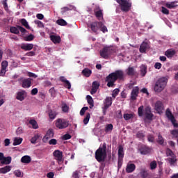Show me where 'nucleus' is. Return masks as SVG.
<instances>
[{
	"mask_svg": "<svg viewBox=\"0 0 178 178\" xmlns=\"http://www.w3.org/2000/svg\"><path fill=\"white\" fill-rule=\"evenodd\" d=\"M119 79L122 81L124 79V72L122 70H116L115 72H113L108 74L106 79L105 81L107 83V86L108 88L115 87V82Z\"/></svg>",
	"mask_w": 178,
	"mask_h": 178,
	"instance_id": "1",
	"label": "nucleus"
},
{
	"mask_svg": "<svg viewBox=\"0 0 178 178\" xmlns=\"http://www.w3.org/2000/svg\"><path fill=\"white\" fill-rule=\"evenodd\" d=\"M107 144L104 143L95 152V158L99 163L104 162L107 158Z\"/></svg>",
	"mask_w": 178,
	"mask_h": 178,
	"instance_id": "2",
	"label": "nucleus"
},
{
	"mask_svg": "<svg viewBox=\"0 0 178 178\" xmlns=\"http://www.w3.org/2000/svg\"><path fill=\"white\" fill-rule=\"evenodd\" d=\"M168 79L166 77H162L159 79L155 83L154 91L156 92H162L165 89L168 83Z\"/></svg>",
	"mask_w": 178,
	"mask_h": 178,
	"instance_id": "3",
	"label": "nucleus"
},
{
	"mask_svg": "<svg viewBox=\"0 0 178 178\" xmlns=\"http://www.w3.org/2000/svg\"><path fill=\"white\" fill-rule=\"evenodd\" d=\"M116 2L119 3L122 12L128 13L131 10L132 4L130 0H116Z\"/></svg>",
	"mask_w": 178,
	"mask_h": 178,
	"instance_id": "4",
	"label": "nucleus"
},
{
	"mask_svg": "<svg viewBox=\"0 0 178 178\" xmlns=\"http://www.w3.org/2000/svg\"><path fill=\"white\" fill-rule=\"evenodd\" d=\"M69 127V122L65 119L58 118L56 120V127L60 130L65 129Z\"/></svg>",
	"mask_w": 178,
	"mask_h": 178,
	"instance_id": "5",
	"label": "nucleus"
},
{
	"mask_svg": "<svg viewBox=\"0 0 178 178\" xmlns=\"http://www.w3.org/2000/svg\"><path fill=\"white\" fill-rule=\"evenodd\" d=\"M111 54H112V49L110 47H105L100 51V56L104 59H108Z\"/></svg>",
	"mask_w": 178,
	"mask_h": 178,
	"instance_id": "6",
	"label": "nucleus"
},
{
	"mask_svg": "<svg viewBox=\"0 0 178 178\" xmlns=\"http://www.w3.org/2000/svg\"><path fill=\"white\" fill-rule=\"evenodd\" d=\"M165 116L170 121H171L174 127H178V123H176V120L170 108H167V110H165Z\"/></svg>",
	"mask_w": 178,
	"mask_h": 178,
	"instance_id": "7",
	"label": "nucleus"
},
{
	"mask_svg": "<svg viewBox=\"0 0 178 178\" xmlns=\"http://www.w3.org/2000/svg\"><path fill=\"white\" fill-rule=\"evenodd\" d=\"M102 25V22H92L88 25V27L91 29V31L97 33L99 30V26Z\"/></svg>",
	"mask_w": 178,
	"mask_h": 178,
	"instance_id": "8",
	"label": "nucleus"
},
{
	"mask_svg": "<svg viewBox=\"0 0 178 178\" xmlns=\"http://www.w3.org/2000/svg\"><path fill=\"white\" fill-rule=\"evenodd\" d=\"M54 156L55 157L56 161L58 162V163H60L63 161V152L59 149H56L54 152Z\"/></svg>",
	"mask_w": 178,
	"mask_h": 178,
	"instance_id": "9",
	"label": "nucleus"
},
{
	"mask_svg": "<svg viewBox=\"0 0 178 178\" xmlns=\"http://www.w3.org/2000/svg\"><path fill=\"white\" fill-rule=\"evenodd\" d=\"M154 109L159 115L163 113V111L164 110V106L163 102L161 101H157L155 103Z\"/></svg>",
	"mask_w": 178,
	"mask_h": 178,
	"instance_id": "10",
	"label": "nucleus"
},
{
	"mask_svg": "<svg viewBox=\"0 0 178 178\" xmlns=\"http://www.w3.org/2000/svg\"><path fill=\"white\" fill-rule=\"evenodd\" d=\"M144 113L145 115V118L148 120H152L154 115L152 113V108L150 106H147L145 108Z\"/></svg>",
	"mask_w": 178,
	"mask_h": 178,
	"instance_id": "11",
	"label": "nucleus"
},
{
	"mask_svg": "<svg viewBox=\"0 0 178 178\" xmlns=\"http://www.w3.org/2000/svg\"><path fill=\"white\" fill-rule=\"evenodd\" d=\"M138 151L140 152L142 155H147L149 154L151 150L149 147L143 145L139 147Z\"/></svg>",
	"mask_w": 178,
	"mask_h": 178,
	"instance_id": "12",
	"label": "nucleus"
},
{
	"mask_svg": "<svg viewBox=\"0 0 178 178\" xmlns=\"http://www.w3.org/2000/svg\"><path fill=\"white\" fill-rule=\"evenodd\" d=\"M8 61L5 60L4 61H2L1 63V69L0 72V76H3L5 74H6V68H8Z\"/></svg>",
	"mask_w": 178,
	"mask_h": 178,
	"instance_id": "13",
	"label": "nucleus"
},
{
	"mask_svg": "<svg viewBox=\"0 0 178 178\" xmlns=\"http://www.w3.org/2000/svg\"><path fill=\"white\" fill-rule=\"evenodd\" d=\"M20 48L25 51H31L33 49V44L32 43H22Z\"/></svg>",
	"mask_w": 178,
	"mask_h": 178,
	"instance_id": "14",
	"label": "nucleus"
},
{
	"mask_svg": "<svg viewBox=\"0 0 178 178\" xmlns=\"http://www.w3.org/2000/svg\"><path fill=\"white\" fill-rule=\"evenodd\" d=\"M47 113L51 121L54 120L56 118L57 115H58V113L56 110L52 109H49Z\"/></svg>",
	"mask_w": 178,
	"mask_h": 178,
	"instance_id": "15",
	"label": "nucleus"
},
{
	"mask_svg": "<svg viewBox=\"0 0 178 178\" xmlns=\"http://www.w3.org/2000/svg\"><path fill=\"white\" fill-rule=\"evenodd\" d=\"M99 86H100V83L98 81L92 82V89L90 90V94L91 95L95 94L97 92Z\"/></svg>",
	"mask_w": 178,
	"mask_h": 178,
	"instance_id": "16",
	"label": "nucleus"
},
{
	"mask_svg": "<svg viewBox=\"0 0 178 178\" xmlns=\"http://www.w3.org/2000/svg\"><path fill=\"white\" fill-rule=\"evenodd\" d=\"M139 94V88L138 86L133 88L131 93V99L136 100Z\"/></svg>",
	"mask_w": 178,
	"mask_h": 178,
	"instance_id": "17",
	"label": "nucleus"
},
{
	"mask_svg": "<svg viewBox=\"0 0 178 178\" xmlns=\"http://www.w3.org/2000/svg\"><path fill=\"white\" fill-rule=\"evenodd\" d=\"M112 97H107L104 101V106L105 109H108L110 106H112Z\"/></svg>",
	"mask_w": 178,
	"mask_h": 178,
	"instance_id": "18",
	"label": "nucleus"
},
{
	"mask_svg": "<svg viewBox=\"0 0 178 178\" xmlns=\"http://www.w3.org/2000/svg\"><path fill=\"white\" fill-rule=\"evenodd\" d=\"M94 14L96 18L99 20H103L104 19V14L102 10L99 9L98 10H95Z\"/></svg>",
	"mask_w": 178,
	"mask_h": 178,
	"instance_id": "19",
	"label": "nucleus"
},
{
	"mask_svg": "<svg viewBox=\"0 0 178 178\" xmlns=\"http://www.w3.org/2000/svg\"><path fill=\"white\" fill-rule=\"evenodd\" d=\"M26 95V92L24 90H22L17 93L16 99L19 101H23Z\"/></svg>",
	"mask_w": 178,
	"mask_h": 178,
	"instance_id": "20",
	"label": "nucleus"
},
{
	"mask_svg": "<svg viewBox=\"0 0 178 178\" xmlns=\"http://www.w3.org/2000/svg\"><path fill=\"white\" fill-rule=\"evenodd\" d=\"M124 155V147L122 145H120L118 147L119 163H120V161H122Z\"/></svg>",
	"mask_w": 178,
	"mask_h": 178,
	"instance_id": "21",
	"label": "nucleus"
},
{
	"mask_svg": "<svg viewBox=\"0 0 178 178\" xmlns=\"http://www.w3.org/2000/svg\"><path fill=\"white\" fill-rule=\"evenodd\" d=\"M149 48V44L147 42H143L140 47V52L142 54L145 53L146 50Z\"/></svg>",
	"mask_w": 178,
	"mask_h": 178,
	"instance_id": "22",
	"label": "nucleus"
},
{
	"mask_svg": "<svg viewBox=\"0 0 178 178\" xmlns=\"http://www.w3.org/2000/svg\"><path fill=\"white\" fill-rule=\"evenodd\" d=\"M51 40L54 43V44H59L61 42V38L60 36L55 35H51L50 36Z\"/></svg>",
	"mask_w": 178,
	"mask_h": 178,
	"instance_id": "23",
	"label": "nucleus"
},
{
	"mask_svg": "<svg viewBox=\"0 0 178 178\" xmlns=\"http://www.w3.org/2000/svg\"><path fill=\"white\" fill-rule=\"evenodd\" d=\"M31 86V81L30 79H25L22 81V87L24 88H29Z\"/></svg>",
	"mask_w": 178,
	"mask_h": 178,
	"instance_id": "24",
	"label": "nucleus"
},
{
	"mask_svg": "<svg viewBox=\"0 0 178 178\" xmlns=\"http://www.w3.org/2000/svg\"><path fill=\"white\" fill-rule=\"evenodd\" d=\"M136 170L135 164H127L126 167V172L127 173H132Z\"/></svg>",
	"mask_w": 178,
	"mask_h": 178,
	"instance_id": "25",
	"label": "nucleus"
},
{
	"mask_svg": "<svg viewBox=\"0 0 178 178\" xmlns=\"http://www.w3.org/2000/svg\"><path fill=\"white\" fill-rule=\"evenodd\" d=\"M31 161V156L29 155H24L21 158V162L22 163H30Z\"/></svg>",
	"mask_w": 178,
	"mask_h": 178,
	"instance_id": "26",
	"label": "nucleus"
},
{
	"mask_svg": "<svg viewBox=\"0 0 178 178\" xmlns=\"http://www.w3.org/2000/svg\"><path fill=\"white\" fill-rule=\"evenodd\" d=\"M12 170V167L10 165H6V167H2L0 168V173L1 174H6Z\"/></svg>",
	"mask_w": 178,
	"mask_h": 178,
	"instance_id": "27",
	"label": "nucleus"
},
{
	"mask_svg": "<svg viewBox=\"0 0 178 178\" xmlns=\"http://www.w3.org/2000/svg\"><path fill=\"white\" fill-rule=\"evenodd\" d=\"M176 54V51L174 49H167L165 51V55L167 58H172Z\"/></svg>",
	"mask_w": 178,
	"mask_h": 178,
	"instance_id": "28",
	"label": "nucleus"
},
{
	"mask_svg": "<svg viewBox=\"0 0 178 178\" xmlns=\"http://www.w3.org/2000/svg\"><path fill=\"white\" fill-rule=\"evenodd\" d=\"M87 102L88 104L90 105L89 108L90 109H92L94 108V100L92 97L90 95H87L86 96Z\"/></svg>",
	"mask_w": 178,
	"mask_h": 178,
	"instance_id": "29",
	"label": "nucleus"
},
{
	"mask_svg": "<svg viewBox=\"0 0 178 178\" xmlns=\"http://www.w3.org/2000/svg\"><path fill=\"white\" fill-rule=\"evenodd\" d=\"M140 175L141 178H147L149 177V173L146 168H141Z\"/></svg>",
	"mask_w": 178,
	"mask_h": 178,
	"instance_id": "30",
	"label": "nucleus"
},
{
	"mask_svg": "<svg viewBox=\"0 0 178 178\" xmlns=\"http://www.w3.org/2000/svg\"><path fill=\"white\" fill-rule=\"evenodd\" d=\"M12 162V157L11 156H7L4 157L3 161L1 162L2 165H9Z\"/></svg>",
	"mask_w": 178,
	"mask_h": 178,
	"instance_id": "31",
	"label": "nucleus"
},
{
	"mask_svg": "<svg viewBox=\"0 0 178 178\" xmlns=\"http://www.w3.org/2000/svg\"><path fill=\"white\" fill-rule=\"evenodd\" d=\"M82 74L86 77H89L92 74V70H89L88 68H86L81 72Z\"/></svg>",
	"mask_w": 178,
	"mask_h": 178,
	"instance_id": "32",
	"label": "nucleus"
},
{
	"mask_svg": "<svg viewBox=\"0 0 178 178\" xmlns=\"http://www.w3.org/2000/svg\"><path fill=\"white\" fill-rule=\"evenodd\" d=\"M22 141H23L22 138L15 137L14 138V141H13V145L14 146L19 145L22 143Z\"/></svg>",
	"mask_w": 178,
	"mask_h": 178,
	"instance_id": "33",
	"label": "nucleus"
},
{
	"mask_svg": "<svg viewBox=\"0 0 178 178\" xmlns=\"http://www.w3.org/2000/svg\"><path fill=\"white\" fill-rule=\"evenodd\" d=\"M90 120V113H86V117L84 118L83 122L84 125H87Z\"/></svg>",
	"mask_w": 178,
	"mask_h": 178,
	"instance_id": "34",
	"label": "nucleus"
},
{
	"mask_svg": "<svg viewBox=\"0 0 178 178\" xmlns=\"http://www.w3.org/2000/svg\"><path fill=\"white\" fill-rule=\"evenodd\" d=\"M99 29L103 33H106L108 32L107 26H105L102 22H101V24L99 25Z\"/></svg>",
	"mask_w": 178,
	"mask_h": 178,
	"instance_id": "35",
	"label": "nucleus"
},
{
	"mask_svg": "<svg viewBox=\"0 0 178 178\" xmlns=\"http://www.w3.org/2000/svg\"><path fill=\"white\" fill-rule=\"evenodd\" d=\"M54 133L53 129H49L45 136V138L47 140H48V139L52 138L54 137Z\"/></svg>",
	"mask_w": 178,
	"mask_h": 178,
	"instance_id": "36",
	"label": "nucleus"
},
{
	"mask_svg": "<svg viewBox=\"0 0 178 178\" xmlns=\"http://www.w3.org/2000/svg\"><path fill=\"white\" fill-rule=\"evenodd\" d=\"M113 130V124H108L106 125V127H105L106 133H109V132L111 133Z\"/></svg>",
	"mask_w": 178,
	"mask_h": 178,
	"instance_id": "37",
	"label": "nucleus"
},
{
	"mask_svg": "<svg viewBox=\"0 0 178 178\" xmlns=\"http://www.w3.org/2000/svg\"><path fill=\"white\" fill-rule=\"evenodd\" d=\"M10 31L11 33H13V34H15V35L19 34V29L17 28V27L11 26L10 28Z\"/></svg>",
	"mask_w": 178,
	"mask_h": 178,
	"instance_id": "38",
	"label": "nucleus"
},
{
	"mask_svg": "<svg viewBox=\"0 0 178 178\" xmlns=\"http://www.w3.org/2000/svg\"><path fill=\"white\" fill-rule=\"evenodd\" d=\"M147 67L144 65H141L140 67V74L143 77H144L147 74Z\"/></svg>",
	"mask_w": 178,
	"mask_h": 178,
	"instance_id": "39",
	"label": "nucleus"
},
{
	"mask_svg": "<svg viewBox=\"0 0 178 178\" xmlns=\"http://www.w3.org/2000/svg\"><path fill=\"white\" fill-rule=\"evenodd\" d=\"M168 160L170 162V165H174L177 161L176 155L168 157Z\"/></svg>",
	"mask_w": 178,
	"mask_h": 178,
	"instance_id": "40",
	"label": "nucleus"
},
{
	"mask_svg": "<svg viewBox=\"0 0 178 178\" xmlns=\"http://www.w3.org/2000/svg\"><path fill=\"white\" fill-rule=\"evenodd\" d=\"M20 22L23 26H24L26 29L30 30L31 27L29 26V24L26 19H21Z\"/></svg>",
	"mask_w": 178,
	"mask_h": 178,
	"instance_id": "41",
	"label": "nucleus"
},
{
	"mask_svg": "<svg viewBox=\"0 0 178 178\" xmlns=\"http://www.w3.org/2000/svg\"><path fill=\"white\" fill-rule=\"evenodd\" d=\"M29 124H30L31 125H32V127H33V129H38V124L36 120H31L29 121Z\"/></svg>",
	"mask_w": 178,
	"mask_h": 178,
	"instance_id": "42",
	"label": "nucleus"
},
{
	"mask_svg": "<svg viewBox=\"0 0 178 178\" xmlns=\"http://www.w3.org/2000/svg\"><path fill=\"white\" fill-rule=\"evenodd\" d=\"M56 23L57 24H58V26H65L67 24V22L63 19H58Z\"/></svg>",
	"mask_w": 178,
	"mask_h": 178,
	"instance_id": "43",
	"label": "nucleus"
},
{
	"mask_svg": "<svg viewBox=\"0 0 178 178\" xmlns=\"http://www.w3.org/2000/svg\"><path fill=\"white\" fill-rule=\"evenodd\" d=\"M127 75L129 76H134L135 74V70L134 68L133 67H129L127 69Z\"/></svg>",
	"mask_w": 178,
	"mask_h": 178,
	"instance_id": "44",
	"label": "nucleus"
},
{
	"mask_svg": "<svg viewBox=\"0 0 178 178\" xmlns=\"http://www.w3.org/2000/svg\"><path fill=\"white\" fill-rule=\"evenodd\" d=\"M40 138L39 134H35V136L31 139V143L32 144H35L36 141Z\"/></svg>",
	"mask_w": 178,
	"mask_h": 178,
	"instance_id": "45",
	"label": "nucleus"
},
{
	"mask_svg": "<svg viewBox=\"0 0 178 178\" xmlns=\"http://www.w3.org/2000/svg\"><path fill=\"white\" fill-rule=\"evenodd\" d=\"M165 154H167V156L170 157L175 156V153L170 148H167V149H165Z\"/></svg>",
	"mask_w": 178,
	"mask_h": 178,
	"instance_id": "46",
	"label": "nucleus"
},
{
	"mask_svg": "<svg viewBox=\"0 0 178 178\" xmlns=\"http://www.w3.org/2000/svg\"><path fill=\"white\" fill-rule=\"evenodd\" d=\"M136 138L143 140L145 138V134L143 132V131H139L136 134Z\"/></svg>",
	"mask_w": 178,
	"mask_h": 178,
	"instance_id": "47",
	"label": "nucleus"
},
{
	"mask_svg": "<svg viewBox=\"0 0 178 178\" xmlns=\"http://www.w3.org/2000/svg\"><path fill=\"white\" fill-rule=\"evenodd\" d=\"M158 143L161 145H163L164 142H165V139L163 138V137L161 135V134H159L158 136V140H157Z\"/></svg>",
	"mask_w": 178,
	"mask_h": 178,
	"instance_id": "48",
	"label": "nucleus"
},
{
	"mask_svg": "<svg viewBox=\"0 0 178 178\" xmlns=\"http://www.w3.org/2000/svg\"><path fill=\"white\" fill-rule=\"evenodd\" d=\"M165 6H167L168 9H173V8H176L177 5L175 4V1H172L170 3L165 4Z\"/></svg>",
	"mask_w": 178,
	"mask_h": 178,
	"instance_id": "49",
	"label": "nucleus"
},
{
	"mask_svg": "<svg viewBox=\"0 0 178 178\" xmlns=\"http://www.w3.org/2000/svg\"><path fill=\"white\" fill-rule=\"evenodd\" d=\"M134 118V115L133 114L130 113H126V114H124V119L126 120V121H128L131 119H133Z\"/></svg>",
	"mask_w": 178,
	"mask_h": 178,
	"instance_id": "50",
	"label": "nucleus"
},
{
	"mask_svg": "<svg viewBox=\"0 0 178 178\" xmlns=\"http://www.w3.org/2000/svg\"><path fill=\"white\" fill-rule=\"evenodd\" d=\"M34 35L33 34H30L24 38V40L26 42H31L33 40Z\"/></svg>",
	"mask_w": 178,
	"mask_h": 178,
	"instance_id": "51",
	"label": "nucleus"
},
{
	"mask_svg": "<svg viewBox=\"0 0 178 178\" xmlns=\"http://www.w3.org/2000/svg\"><path fill=\"white\" fill-rule=\"evenodd\" d=\"M2 5L6 12L9 11V7H8V0H3L2 1Z\"/></svg>",
	"mask_w": 178,
	"mask_h": 178,
	"instance_id": "52",
	"label": "nucleus"
},
{
	"mask_svg": "<svg viewBox=\"0 0 178 178\" xmlns=\"http://www.w3.org/2000/svg\"><path fill=\"white\" fill-rule=\"evenodd\" d=\"M70 10H72V9L68 7H63L61 8V15H64L67 12Z\"/></svg>",
	"mask_w": 178,
	"mask_h": 178,
	"instance_id": "53",
	"label": "nucleus"
},
{
	"mask_svg": "<svg viewBox=\"0 0 178 178\" xmlns=\"http://www.w3.org/2000/svg\"><path fill=\"white\" fill-rule=\"evenodd\" d=\"M61 108L63 109V112H68L69 111V107L65 103H63V105H61Z\"/></svg>",
	"mask_w": 178,
	"mask_h": 178,
	"instance_id": "54",
	"label": "nucleus"
},
{
	"mask_svg": "<svg viewBox=\"0 0 178 178\" xmlns=\"http://www.w3.org/2000/svg\"><path fill=\"white\" fill-rule=\"evenodd\" d=\"M89 108L88 107H83L81 111H80V115L83 116L86 112V111H88Z\"/></svg>",
	"mask_w": 178,
	"mask_h": 178,
	"instance_id": "55",
	"label": "nucleus"
},
{
	"mask_svg": "<svg viewBox=\"0 0 178 178\" xmlns=\"http://www.w3.org/2000/svg\"><path fill=\"white\" fill-rule=\"evenodd\" d=\"M143 111H144V106H140L138 108V115H139V117H143Z\"/></svg>",
	"mask_w": 178,
	"mask_h": 178,
	"instance_id": "56",
	"label": "nucleus"
},
{
	"mask_svg": "<svg viewBox=\"0 0 178 178\" xmlns=\"http://www.w3.org/2000/svg\"><path fill=\"white\" fill-rule=\"evenodd\" d=\"M120 90L118 89V88L115 89V90L113 91L112 97H114V98H116V96H118V95H119V92H120Z\"/></svg>",
	"mask_w": 178,
	"mask_h": 178,
	"instance_id": "57",
	"label": "nucleus"
},
{
	"mask_svg": "<svg viewBox=\"0 0 178 178\" xmlns=\"http://www.w3.org/2000/svg\"><path fill=\"white\" fill-rule=\"evenodd\" d=\"M176 128H178V126ZM171 135L175 138H178V129L171 131Z\"/></svg>",
	"mask_w": 178,
	"mask_h": 178,
	"instance_id": "58",
	"label": "nucleus"
},
{
	"mask_svg": "<svg viewBox=\"0 0 178 178\" xmlns=\"http://www.w3.org/2000/svg\"><path fill=\"white\" fill-rule=\"evenodd\" d=\"M157 167V163L156 161H152V163H150V169L151 170H155Z\"/></svg>",
	"mask_w": 178,
	"mask_h": 178,
	"instance_id": "59",
	"label": "nucleus"
},
{
	"mask_svg": "<svg viewBox=\"0 0 178 178\" xmlns=\"http://www.w3.org/2000/svg\"><path fill=\"white\" fill-rule=\"evenodd\" d=\"M147 140H148V141L150 142V143H154V135H152V134H149V135L147 136Z\"/></svg>",
	"mask_w": 178,
	"mask_h": 178,
	"instance_id": "60",
	"label": "nucleus"
},
{
	"mask_svg": "<svg viewBox=\"0 0 178 178\" xmlns=\"http://www.w3.org/2000/svg\"><path fill=\"white\" fill-rule=\"evenodd\" d=\"M72 138V136L69 134H65L63 136V140H67Z\"/></svg>",
	"mask_w": 178,
	"mask_h": 178,
	"instance_id": "61",
	"label": "nucleus"
},
{
	"mask_svg": "<svg viewBox=\"0 0 178 178\" xmlns=\"http://www.w3.org/2000/svg\"><path fill=\"white\" fill-rule=\"evenodd\" d=\"M64 87H65L67 89H71V83L68 80L64 82Z\"/></svg>",
	"mask_w": 178,
	"mask_h": 178,
	"instance_id": "62",
	"label": "nucleus"
},
{
	"mask_svg": "<svg viewBox=\"0 0 178 178\" xmlns=\"http://www.w3.org/2000/svg\"><path fill=\"white\" fill-rule=\"evenodd\" d=\"M49 93L51 94V96L52 97H56V90H55L54 88H52L49 90Z\"/></svg>",
	"mask_w": 178,
	"mask_h": 178,
	"instance_id": "63",
	"label": "nucleus"
},
{
	"mask_svg": "<svg viewBox=\"0 0 178 178\" xmlns=\"http://www.w3.org/2000/svg\"><path fill=\"white\" fill-rule=\"evenodd\" d=\"M72 178H79V172L75 171L72 173Z\"/></svg>",
	"mask_w": 178,
	"mask_h": 178,
	"instance_id": "64",
	"label": "nucleus"
}]
</instances>
